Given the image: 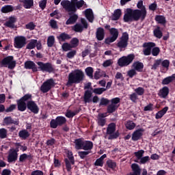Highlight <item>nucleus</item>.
<instances>
[{
  "instance_id": "30",
  "label": "nucleus",
  "mask_w": 175,
  "mask_h": 175,
  "mask_svg": "<svg viewBox=\"0 0 175 175\" xmlns=\"http://www.w3.org/2000/svg\"><path fill=\"white\" fill-rule=\"evenodd\" d=\"M14 10V7L12 5H6L1 8V12L2 13H10Z\"/></svg>"
},
{
  "instance_id": "52",
  "label": "nucleus",
  "mask_w": 175,
  "mask_h": 175,
  "mask_svg": "<svg viewBox=\"0 0 175 175\" xmlns=\"http://www.w3.org/2000/svg\"><path fill=\"white\" fill-rule=\"evenodd\" d=\"M136 94L142 96V95H144V88L142 87H138L137 88L134 90Z\"/></svg>"
},
{
  "instance_id": "24",
  "label": "nucleus",
  "mask_w": 175,
  "mask_h": 175,
  "mask_svg": "<svg viewBox=\"0 0 175 175\" xmlns=\"http://www.w3.org/2000/svg\"><path fill=\"white\" fill-rule=\"evenodd\" d=\"M25 68L26 69H31L33 72H38V67H36V64L31 61L26 62L25 63Z\"/></svg>"
},
{
  "instance_id": "16",
  "label": "nucleus",
  "mask_w": 175,
  "mask_h": 175,
  "mask_svg": "<svg viewBox=\"0 0 175 175\" xmlns=\"http://www.w3.org/2000/svg\"><path fill=\"white\" fill-rule=\"evenodd\" d=\"M27 109L33 113L34 114H38L39 113V107L36 105L34 101H29L27 103Z\"/></svg>"
},
{
  "instance_id": "56",
  "label": "nucleus",
  "mask_w": 175,
  "mask_h": 175,
  "mask_svg": "<svg viewBox=\"0 0 175 175\" xmlns=\"http://www.w3.org/2000/svg\"><path fill=\"white\" fill-rule=\"evenodd\" d=\"M161 66H163V68H165L167 70L170 65V62L167 59H165L163 62H161Z\"/></svg>"
},
{
  "instance_id": "23",
  "label": "nucleus",
  "mask_w": 175,
  "mask_h": 175,
  "mask_svg": "<svg viewBox=\"0 0 175 175\" xmlns=\"http://www.w3.org/2000/svg\"><path fill=\"white\" fill-rule=\"evenodd\" d=\"M96 37L98 40H103L105 39V29L102 27L98 28L96 32Z\"/></svg>"
},
{
  "instance_id": "28",
  "label": "nucleus",
  "mask_w": 175,
  "mask_h": 175,
  "mask_svg": "<svg viewBox=\"0 0 175 175\" xmlns=\"http://www.w3.org/2000/svg\"><path fill=\"white\" fill-rule=\"evenodd\" d=\"M105 117H106V116H105L104 113L98 114L97 122L100 126H105V124H106V120H105Z\"/></svg>"
},
{
  "instance_id": "59",
  "label": "nucleus",
  "mask_w": 175,
  "mask_h": 175,
  "mask_svg": "<svg viewBox=\"0 0 175 175\" xmlns=\"http://www.w3.org/2000/svg\"><path fill=\"white\" fill-rule=\"evenodd\" d=\"M148 161H150V157L145 156L144 157H142L139 159V163L144 165V164L147 163V162H148Z\"/></svg>"
},
{
  "instance_id": "32",
  "label": "nucleus",
  "mask_w": 175,
  "mask_h": 175,
  "mask_svg": "<svg viewBox=\"0 0 175 175\" xmlns=\"http://www.w3.org/2000/svg\"><path fill=\"white\" fill-rule=\"evenodd\" d=\"M133 68H134V70H137V72H142L143 68H144V65L140 62H136L133 63Z\"/></svg>"
},
{
  "instance_id": "2",
  "label": "nucleus",
  "mask_w": 175,
  "mask_h": 175,
  "mask_svg": "<svg viewBox=\"0 0 175 175\" xmlns=\"http://www.w3.org/2000/svg\"><path fill=\"white\" fill-rule=\"evenodd\" d=\"M61 5L67 12L75 13L77 9H81L83 6H87L83 0H62Z\"/></svg>"
},
{
  "instance_id": "35",
  "label": "nucleus",
  "mask_w": 175,
  "mask_h": 175,
  "mask_svg": "<svg viewBox=\"0 0 175 175\" xmlns=\"http://www.w3.org/2000/svg\"><path fill=\"white\" fill-rule=\"evenodd\" d=\"M174 79L175 74L172 75L170 77L165 78L162 81V84H163V85H167V84H170V83H172V81H173Z\"/></svg>"
},
{
  "instance_id": "41",
  "label": "nucleus",
  "mask_w": 175,
  "mask_h": 175,
  "mask_svg": "<svg viewBox=\"0 0 175 175\" xmlns=\"http://www.w3.org/2000/svg\"><path fill=\"white\" fill-rule=\"evenodd\" d=\"M85 73L88 77L92 79L94 77V68L92 67H88L85 69Z\"/></svg>"
},
{
  "instance_id": "51",
  "label": "nucleus",
  "mask_w": 175,
  "mask_h": 175,
  "mask_svg": "<svg viewBox=\"0 0 175 175\" xmlns=\"http://www.w3.org/2000/svg\"><path fill=\"white\" fill-rule=\"evenodd\" d=\"M113 63H114V62L113 61V59H109L105 60L103 63V66L104 68H109V66H111V65H113Z\"/></svg>"
},
{
  "instance_id": "63",
  "label": "nucleus",
  "mask_w": 175,
  "mask_h": 175,
  "mask_svg": "<svg viewBox=\"0 0 175 175\" xmlns=\"http://www.w3.org/2000/svg\"><path fill=\"white\" fill-rule=\"evenodd\" d=\"M161 64V59H157L154 61V64L152 66V69H157V68H158V66H159V65Z\"/></svg>"
},
{
  "instance_id": "29",
  "label": "nucleus",
  "mask_w": 175,
  "mask_h": 175,
  "mask_svg": "<svg viewBox=\"0 0 175 175\" xmlns=\"http://www.w3.org/2000/svg\"><path fill=\"white\" fill-rule=\"evenodd\" d=\"M167 110H169V107H165L163 109H161V111H158L156 113V116H155L156 120H159V119L162 118L163 115L165 113H167Z\"/></svg>"
},
{
  "instance_id": "20",
  "label": "nucleus",
  "mask_w": 175,
  "mask_h": 175,
  "mask_svg": "<svg viewBox=\"0 0 175 175\" xmlns=\"http://www.w3.org/2000/svg\"><path fill=\"white\" fill-rule=\"evenodd\" d=\"M143 132H144V130L140 129L133 132L132 135V140L133 142H137L142 136H143Z\"/></svg>"
},
{
  "instance_id": "62",
  "label": "nucleus",
  "mask_w": 175,
  "mask_h": 175,
  "mask_svg": "<svg viewBox=\"0 0 175 175\" xmlns=\"http://www.w3.org/2000/svg\"><path fill=\"white\" fill-rule=\"evenodd\" d=\"M50 125H51V128L55 129L57 126H58V125L59 124H58V122L57 121V119L55 120L53 119L51 121Z\"/></svg>"
},
{
  "instance_id": "22",
  "label": "nucleus",
  "mask_w": 175,
  "mask_h": 175,
  "mask_svg": "<svg viewBox=\"0 0 175 175\" xmlns=\"http://www.w3.org/2000/svg\"><path fill=\"white\" fill-rule=\"evenodd\" d=\"M131 169L133 172H131L129 175H140L142 170L140 167L137 163H133L131 165Z\"/></svg>"
},
{
  "instance_id": "9",
  "label": "nucleus",
  "mask_w": 175,
  "mask_h": 175,
  "mask_svg": "<svg viewBox=\"0 0 175 175\" xmlns=\"http://www.w3.org/2000/svg\"><path fill=\"white\" fill-rule=\"evenodd\" d=\"M38 69L41 70V72H47L48 73H51L54 70L53 65L51 63H44L42 62H37Z\"/></svg>"
},
{
  "instance_id": "55",
  "label": "nucleus",
  "mask_w": 175,
  "mask_h": 175,
  "mask_svg": "<svg viewBox=\"0 0 175 175\" xmlns=\"http://www.w3.org/2000/svg\"><path fill=\"white\" fill-rule=\"evenodd\" d=\"M77 114V111H67L66 113V117L68 118H72V117H75Z\"/></svg>"
},
{
  "instance_id": "4",
  "label": "nucleus",
  "mask_w": 175,
  "mask_h": 175,
  "mask_svg": "<svg viewBox=\"0 0 175 175\" xmlns=\"http://www.w3.org/2000/svg\"><path fill=\"white\" fill-rule=\"evenodd\" d=\"M75 148L77 150H84L85 151H91L94 147V143L90 141H84L81 139H77L75 141Z\"/></svg>"
},
{
  "instance_id": "10",
  "label": "nucleus",
  "mask_w": 175,
  "mask_h": 175,
  "mask_svg": "<svg viewBox=\"0 0 175 175\" xmlns=\"http://www.w3.org/2000/svg\"><path fill=\"white\" fill-rule=\"evenodd\" d=\"M18 159V148L16 149L11 148L8 151V155L7 157L8 162L9 163H12L13 162H16L17 159Z\"/></svg>"
},
{
  "instance_id": "38",
  "label": "nucleus",
  "mask_w": 175,
  "mask_h": 175,
  "mask_svg": "<svg viewBox=\"0 0 175 175\" xmlns=\"http://www.w3.org/2000/svg\"><path fill=\"white\" fill-rule=\"evenodd\" d=\"M153 33L155 38H157L158 39H161L163 36L162 31H161V27H157L154 29Z\"/></svg>"
},
{
  "instance_id": "33",
  "label": "nucleus",
  "mask_w": 175,
  "mask_h": 175,
  "mask_svg": "<svg viewBox=\"0 0 175 175\" xmlns=\"http://www.w3.org/2000/svg\"><path fill=\"white\" fill-rule=\"evenodd\" d=\"M22 3L25 9H31L33 6V0H23Z\"/></svg>"
},
{
  "instance_id": "15",
  "label": "nucleus",
  "mask_w": 175,
  "mask_h": 175,
  "mask_svg": "<svg viewBox=\"0 0 175 175\" xmlns=\"http://www.w3.org/2000/svg\"><path fill=\"white\" fill-rule=\"evenodd\" d=\"M129 39V35L128 33H123L120 42H118V47L120 49H125V47L128 46Z\"/></svg>"
},
{
  "instance_id": "25",
  "label": "nucleus",
  "mask_w": 175,
  "mask_h": 175,
  "mask_svg": "<svg viewBox=\"0 0 175 175\" xmlns=\"http://www.w3.org/2000/svg\"><path fill=\"white\" fill-rule=\"evenodd\" d=\"M85 15L90 23H92L94 21V12H92V10L87 9L85 10Z\"/></svg>"
},
{
  "instance_id": "45",
  "label": "nucleus",
  "mask_w": 175,
  "mask_h": 175,
  "mask_svg": "<svg viewBox=\"0 0 175 175\" xmlns=\"http://www.w3.org/2000/svg\"><path fill=\"white\" fill-rule=\"evenodd\" d=\"M56 121H57V124L59 125H64V124L66 122V118H65V117L63 116H57L56 118Z\"/></svg>"
},
{
  "instance_id": "19",
  "label": "nucleus",
  "mask_w": 175,
  "mask_h": 175,
  "mask_svg": "<svg viewBox=\"0 0 175 175\" xmlns=\"http://www.w3.org/2000/svg\"><path fill=\"white\" fill-rule=\"evenodd\" d=\"M83 101L85 103H91L92 102V91L90 90L85 91Z\"/></svg>"
},
{
  "instance_id": "21",
  "label": "nucleus",
  "mask_w": 175,
  "mask_h": 175,
  "mask_svg": "<svg viewBox=\"0 0 175 175\" xmlns=\"http://www.w3.org/2000/svg\"><path fill=\"white\" fill-rule=\"evenodd\" d=\"M3 124L4 125H12V124H14V125H18L19 122L18 120H13L10 116H7L3 119Z\"/></svg>"
},
{
  "instance_id": "43",
  "label": "nucleus",
  "mask_w": 175,
  "mask_h": 175,
  "mask_svg": "<svg viewBox=\"0 0 175 175\" xmlns=\"http://www.w3.org/2000/svg\"><path fill=\"white\" fill-rule=\"evenodd\" d=\"M135 126H136V124H135V122H133L131 120L127 121L126 123V129H129V131H132V129H135Z\"/></svg>"
},
{
  "instance_id": "36",
  "label": "nucleus",
  "mask_w": 175,
  "mask_h": 175,
  "mask_svg": "<svg viewBox=\"0 0 175 175\" xmlns=\"http://www.w3.org/2000/svg\"><path fill=\"white\" fill-rule=\"evenodd\" d=\"M18 136L21 139L25 140V139L29 137V133L27 130H22L19 131Z\"/></svg>"
},
{
  "instance_id": "5",
  "label": "nucleus",
  "mask_w": 175,
  "mask_h": 175,
  "mask_svg": "<svg viewBox=\"0 0 175 175\" xmlns=\"http://www.w3.org/2000/svg\"><path fill=\"white\" fill-rule=\"evenodd\" d=\"M135 59V55L130 54L127 56H123L118 59V65L119 66H128L132 64V62Z\"/></svg>"
},
{
  "instance_id": "6",
  "label": "nucleus",
  "mask_w": 175,
  "mask_h": 175,
  "mask_svg": "<svg viewBox=\"0 0 175 175\" xmlns=\"http://www.w3.org/2000/svg\"><path fill=\"white\" fill-rule=\"evenodd\" d=\"M120 102H121V99L118 97L112 98L111 104L107 107V113H114L120 107Z\"/></svg>"
},
{
  "instance_id": "39",
  "label": "nucleus",
  "mask_w": 175,
  "mask_h": 175,
  "mask_svg": "<svg viewBox=\"0 0 175 175\" xmlns=\"http://www.w3.org/2000/svg\"><path fill=\"white\" fill-rule=\"evenodd\" d=\"M155 21L159 24H166V18L162 15H157L155 16Z\"/></svg>"
},
{
  "instance_id": "3",
  "label": "nucleus",
  "mask_w": 175,
  "mask_h": 175,
  "mask_svg": "<svg viewBox=\"0 0 175 175\" xmlns=\"http://www.w3.org/2000/svg\"><path fill=\"white\" fill-rule=\"evenodd\" d=\"M84 79V72L81 70H75L68 75V85L79 84Z\"/></svg>"
},
{
  "instance_id": "44",
  "label": "nucleus",
  "mask_w": 175,
  "mask_h": 175,
  "mask_svg": "<svg viewBox=\"0 0 175 175\" xmlns=\"http://www.w3.org/2000/svg\"><path fill=\"white\" fill-rule=\"evenodd\" d=\"M55 42V38H54V36H49L47 40L48 47H53V46H54Z\"/></svg>"
},
{
  "instance_id": "48",
  "label": "nucleus",
  "mask_w": 175,
  "mask_h": 175,
  "mask_svg": "<svg viewBox=\"0 0 175 175\" xmlns=\"http://www.w3.org/2000/svg\"><path fill=\"white\" fill-rule=\"evenodd\" d=\"M31 99H32V95L27 94L25 95L23 97H22L21 98V100H22L26 103H28L29 102H31Z\"/></svg>"
},
{
  "instance_id": "40",
  "label": "nucleus",
  "mask_w": 175,
  "mask_h": 175,
  "mask_svg": "<svg viewBox=\"0 0 175 175\" xmlns=\"http://www.w3.org/2000/svg\"><path fill=\"white\" fill-rule=\"evenodd\" d=\"M36 43H38V40H31V42L27 45V49H28V50L35 49V47H36Z\"/></svg>"
},
{
  "instance_id": "27",
  "label": "nucleus",
  "mask_w": 175,
  "mask_h": 175,
  "mask_svg": "<svg viewBox=\"0 0 175 175\" xmlns=\"http://www.w3.org/2000/svg\"><path fill=\"white\" fill-rule=\"evenodd\" d=\"M169 95V88L165 86L159 92L160 98H166Z\"/></svg>"
},
{
  "instance_id": "8",
  "label": "nucleus",
  "mask_w": 175,
  "mask_h": 175,
  "mask_svg": "<svg viewBox=\"0 0 175 175\" xmlns=\"http://www.w3.org/2000/svg\"><path fill=\"white\" fill-rule=\"evenodd\" d=\"M1 64L5 68H8V69H14L16 68V61H14L12 56L5 57Z\"/></svg>"
},
{
  "instance_id": "37",
  "label": "nucleus",
  "mask_w": 175,
  "mask_h": 175,
  "mask_svg": "<svg viewBox=\"0 0 175 175\" xmlns=\"http://www.w3.org/2000/svg\"><path fill=\"white\" fill-rule=\"evenodd\" d=\"M77 18L79 16L76 14L72 15L70 18L66 22L67 25H70V24H75L76 21H77Z\"/></svg>"
},
{
  "instance_id": "57",
  "label": "nucleus",
  "mask_w": 175,
  "mask_h": 175,
  "mask_svg": "<svg viewBox=\"0 0 175 175\" xmlns=\"http://www.w3.org/2000/svg\"><path fill=\"white\" fill-rule=\"evenodd\" d=\"M67 155L72 165H75V157H73V153L71 151H68Z\"/></svg>"
},
{
  "instance_id": "58",
  "label": "nucleus",
  "mask_w": 175,
  "mask_h": 175,
  "mask_svg": "<svg viewBox=\"0 0 175 175\" xmlns=\"http://www.w3.org/2000/svg\"><path fill=\"white\" fill-rule=\"evenodd\" d=\"M46 5H47V0H40L39 1V6L42 10H44Z\"/></svg>"
},
{
  "instance_id": "12",
  "label": "nucleus",
  "mask_w": 175,
  "mask_h": 175,
  "mask_svg": "<svg viewBox=\"0 0 175 175\" xmlns=\"http://www.w3.org/2000/svg\"><path fill=\"white\" fill-rule=\"evenodd\" d=\"M53 87H54V80H53V79H50L43 83L41 85L40 90L42 92L46 94V92H49Z\"/></svg>"
},
{
  "instance_id": "1",
  "label": "nucleus",
  "mask_w": 175,
  "mask_h": 175,
  "mask_svg": "<svg viewBox=\"0 0 175 175\" xmlns=\"http://www.w3.org/2000/svg\"><path fill=\"white\" fill-rule=\"evenodd\" d=\"M137 8L139 10L127 8L124 12L123 20L124 23H132V21H139L144 20L147 16V10L143 5V0H139L137 3Z\"/></svg>"
},
{
  "instance_id": "42",
  "label": "nucleus",
  "mask_w": 175,
  "mask_h": 175,
  "mask_svg": "<svg viewBox=\"0 0 175 175\" xmlns=\"http://www.w3.org/2000/svg\"><path fill=\"white\" fill-rule=\"evenodd\" d=\"M8 137V130L5 128L0 129V139H6Z\"/></svg>"
},
{
  "instance_id": "13",
  "label": "nucleus",
  "mask_w": 175,
  "mask_h": 175,
  "mask_svg": "<svg viewBox=\"0 0 175 175\" xmlns=\"http://www.w3.org/2000/svg\"><path fill=\"white\" fill-rule=\"evenodd\" d=\"M27 44V39L24 36H17L14 38V47L23 49Z\"/></svg>"
},
{
  "instance_id": "60",
  "label": "nucleus",
  "mask_w": 175,
  "mask_h": 175,
  "mask_svg": "<svg viewBox=\"0 0 175 175\" xmlns=\"http://www.w3.org/2000/svg\"><path fill=\"white\" fill-rule=\"evenodd\" d=\"M107 165L108 166V167H110V169H115L116 164V162L111 160H108L107 161Z\"/></svg>"
},
{
  "instance_id": "34",
  "label": "nucleus",
  "mask_w": 175,
  "mask_h": 175,
  "mask_svg": "<svg viewBox=\"0 0 175 175\" xmlns=\"http://www.w3.org/2000/svg\"><path fill=\"white\" fill-rule=\"evenodd\" d=\"M18 109L20 111H25V109H27V103L20 99L18 101Z\"/></svg>"
},
{
  "instance_id": "26",
  "label": "nucleus",
  "mask_w": 175,
  "mask_h": 175,
  "mask_svg": "<svg viewBox=\"0 0 175 175\" xmlns=\"http://www.w3.org/2000/svg\"><path fill=\"white\" fill-rule=\"evenodd\" d=\"M122 14V12L120 9H117L113 12L112 14L111 20L113 21H117V20H120V17Z\"/></svg>"
},
{
  "instance_id": "18",
  "label": "nucleus",
  "mask_w": 175,
  "mask_h": 175,
  "mask_svg": "<svg viewBox=\"0 0 175 175\" xmlns=\"http://www.w3.org/2000/svg\"><path fill=\"white\" fill-rule=\"evenodd\" d=\"M17 21V18L16 16H12L8 18L7 21L4 23L5 27L8 28H14L15 25L14 23Z\"/></svg>"
},
{
  "instance_id": "49",
  "label": "nucleus",
  "mask_w": 175,
  "mask_h": 175,
  "mask_svg": "<svg viewBox=\"0 0 175 175\" xmlns=\"http://www.w3.org/2000/svg\"><path fill=\"white\" fill-rule=\"evenodd\" d=\"M70 44L71 45V47H72V49L77 47L79 46V39L77 38H73L71 40Z\"/></svg>"
},
{
  "instance_id": "31",
  "label": "nucleus",
  "mask_w": 175,
  "mask_h": 175,
  "mask_svg": "<svg viewBox=\"0 0 175 175\" xmlns=\"http://www.w3.org/2000/svg\"><path fill=\"white\" fill-rule=\"evenodd\" d=\"M70 36L66 33H62L57 36V39L59 42H65L66 40H69L70 39Z\"/></svg>"
},
{
  "instance_id": "46",
  "label": "nucleus",
  "mask_w": 175,
  "mask_h": 175,
  "mask_svg": "<svg viewBox=\"0 0 175 175\" xmlns=\"http://www.w3.org/2000/svg\"><path fill=\"white\" fill-rule=\"evenodd\" d=\"M62 49L63 51H69L70 50H72V45H70V44L65 42L62 44Z\"/></svg>"
},
{
  "instance_id": "17",
  "label": "nucleus",
  "mask_w": 175,
  "mask_h": 175,
  "mask_svg": "<svg viewBox=\"0 0 175 175\" xmlns=\"http://www.w3.org/2000/svg\"><path fill=\"white\" fill-rule=\"evenodd\" d=\"M143 46L146 48L143 51L144 55H150L151 54V49L155 47L156 44L154 42H145Z\"/></svg>"
},
{
  "instance_id": "53",
  "label": "nucleus",
  "mask_w": 175,
  "mask_h": 175,
  "mask_svg": "<svg viewBox=\"0 0 175 175\" xmlns=\"http://www.w3.org/2000/svg\"><path fill=\"white\" fill-rule=\"evenodd\" d=\"M134 155H135L137 159H140L143 158V155H144V150H138L137 152H135Z\"/></svg>"
},
{
  "instance_id": "14",
  "label": "nucleus",
  "mask_w": 175,
  "mask_h": 175,
  "mask_svg": "<svg viewBox=\"0 0 175 175\" xmlns=\"http://www.w3.org/2000/svg\"><path fill=\"white\" fill-rule=\"evenodd\" d=\"M84 28L87 29L88 28V24L87 21H85V19L81 18V23L76 24L72 29L75 32H82Z\"/></svg>"
},
{
  "instance_id": "11",
  "label": "nucleus",
  "mask_w": 175,
  "mask_h": 175,
  "mask_svg": "<svg viewBox=\"0 0 175 175\" xmlns=\"http://www.w3.org/2000/svg\"><path fill=\"white\" fill-rule=\"evenodd\" d=\"M109 33L111 37L107 38L105 40L106 44H110V43H113V42H116L118 38V30L116 28L109 29Z\"/></svg>"
},
{
  "instance_id": "50",
  "label": "nucleus",
  "mask_w": 175,
  "mask_h": 175,
  "mask_svg": "<svg viewBox=\"0 0 175 175\" xmlns=\"http://www.w3.org/2000/svg\"><path fill=\"white\" fill-rule=\"evenodd\" d=\"M105 91H106V88H95L93 90L94 94H96L97 95H102Z\"/></svg>"
},
{
  "instance_id": "47",
  "label": "nucleus",
  "mask_w": 175,
  "mask_h": 175,
  "mask_svg": "<svg viewBox=\"0 0 175 175\" xmlns=\"http://www.w3.org/2000/svg\"><path fill=\"white\" fill-rule=\"evenodd\" d=\"M89 154H91V151L85 150L78 152V155L80 157L81 159H84V158H85V157H87V155Z\"/></svg>"
},
{
  "instance_id": "61",
  "label": "nucleus",
  "mask_w": 175,
  "mask_h": 175,
  "mask_svg": "<svg viewBox=\"0 0 175 175\" xmlns=\"http://www.w3.org/2000/svg\"><path fill=\"white\" fill-rule=\"evenodd\" d=\"M109 102L110 100H109V99L103 98L100 99V106H106L109 105Z\"/></svg>"
},
{
  "instance_id": "7",
  "label": "nucleus",
  "mask_w": 175,
  "mask_h": 175,
  "mask_svg": "<svg viewBox=\"0 0 175 175\" xmlns=\"http://www.w3.org/2000/svg\"><path fill=\"white\" fill-rule=\"evenodd\" d=\"M107 134L109 135L108 137L109 140H111L113 139H117V137L120 136L118 132H116V124L111 123L108 125V127L107 129Z\"/></svg>"
},
{
  "instance_id": "64",
  "label": "nucleus",
  "mask_w": 175,
  "mask_h": 175,
  "mask_svg": "<svg viewBox=\"0 0 175 175\" xmlns=\"http://www.w3.org/2000/svg\"><path fill=\"white\" fill-rule=\"evenodd\" d=\"M130 99L132 102H136L137 99H138L137 94L136 93H132L130 94Z\"/></svg>"
},
{
  "instance_id": "54",
  "label": "nucleus",
  "mask_w": 175,
  "mask_h": 175,
  "mask_svg": "<svg viewBox=\"0 0 175 175\" xmlns=\"http://www.w3.org/2000/svg\"><path fill=\"white\" fill-rule=\"evenodd\" d=\"M159 53H161V49H159L158 46L154 47L152 49V55H153V57H157V55H159Z\"/></svg>"
}]
</instances>
